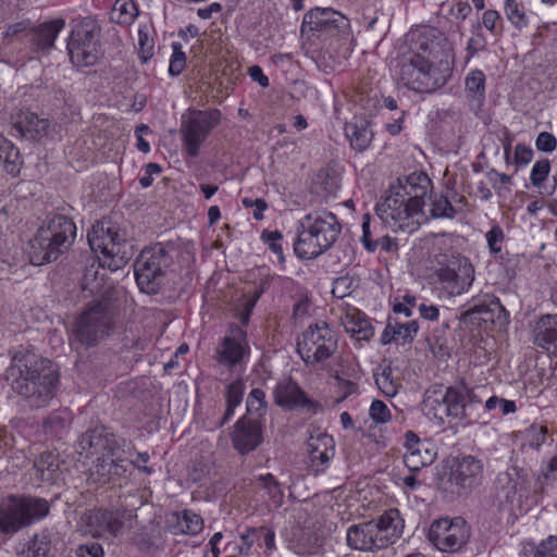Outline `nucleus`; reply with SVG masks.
<instances>
[{"label": "nucleus", "instance_id": "nucleus-1", "mask_svg": "<svg viewBox=\"0 0 557 557\" xmlns=\"http://www.w3.org/2000/svg\"><path fill=\"white\" fill-rule=\"evenodd\" d=\"M431 186V180L423 172H413L398 178L376 203V215L385 226L395 232L417 231L426 221L423 206Z\"/></svg>", "mask_w": 557, "mask_h": 557}, {"label": "nucleus", "instance_id": "nucleus-2", "mask_svg": "<svg viewBox=\"0 0 557 557\" xmlns=\"http://www.w3.org/2000/svg\"><path fill=\"white\" fill-rule=\"evenodd\" d=\"M5 380L11 389L32 407L41 408L54 397L59 373L49 359L21 347L12 356Z\"/></svg>", "mask_w": 557, "mask_h": 557}, {"label": "nucleus", "instance_id": "nucleus-3", "mask_svg": "<svg viewBox=\"0 0 557 557\" xmlns=\"http://www.w3.org/2000/svg\"><path fill=\"white\" fill-rule=\"evenodd\" d=\"M420 48L428 52V55L413 52L401 57L395 65V75L397 79L408 89L416 92H433L444 86L450 76V67L447 61L443 59L435 61L436 58L433 47L424 42Z\"/></svg>", "mask_w": 557, "mask_h": 557}, {"label": "nucleus", "instance_id": "nucleus-4", "mask_svg": "<svg viewBox=\"0 0 557 557\" xmlns=\"http://www.w3.org/2000/svg\"><path fill=\"white\" fill-rule=\"evenodd\" d=\"M76 225L64 214H50L28 244V257L33 264L41 265L55 261L73 244Z\"/></svg>", "mask_w": 557, "mask_h": 557}, {"label": "nucleus", "instance_id": "nucleus-5", "mask_svg": "<svg viewBox=\"0 0 557 557\" xmlns=\"http://www.w3.org/2000/svg\"><path fill=\"white\" fill-rule=\"evenodd\" d=\"M341 224L336 215L326 210L310 212L299 221L295 253L306 260L326 251L337 240Z\"/></svg>", "mask_w": 557, "mask_h": 557}, {"label": "nucleus", "instance_id": "nucleus-6", "mask_svg": "<svg viewBox=\"0 0 557 557\" xmlns=\"http://www.w3.org/2000/svg\"><path fill=\"white\" fill-rule=\"evenodd\" d=\"M87 238L100 265L110 271L122 269L133 257V245L120 233L116 225L98 222L92 225Z\"/></svg>", "mask_w": 557, "mask_h": 557}, {"label": "nucleus", "instance_id": "nucleus-7", "mask_svg": "<svg viewBox=\"0 0 557 557\" xmlns=\"http://www.w3.org/2000/svg\"><path fill=\"white\" fill-rule=\"evenodd\" d=\"M173 248L157 243L145 247L134 262V274L140 292L153 295L164 284L169 268L173 263Z\"/></svg>", "mask_w": 557, "mask_h": 557}, {"label": "nucleus", "instance_id": "nucleus-8", "mask_svg": "<svg viewBox=\"0 0 557 557\" xmlns=\"http://www.w3.org/2000/svg\"><path fill=\"white\" fill-rule=\"evenodd\" d=\"M222 113L219 109H188L182 115L181 139L188 158H197L211 132L219 126Z\"/></svg>", "mask_w": 557, "mask_h": 557}, {"label": "nucleus", "instance_id": "nucleus-9", "mask_svg": "<svg viewBox=\"0 0 557 557\" xmlns=\"http://www.w3.org/2000/svg\"><path fill=\"white\" fill-rule=\"evenodd\" d=\"M48 513L49 504L46 499L9 496L0 503V532L15 533Z\"/></svg>", "mask_w": 557, "mask_h": 557}, {"label": "nucleus", "instance_id": "nucleus-10", "mask_svg": "<svg viewBox=\"0 0 557 557\" xmlns=\"http://www.w3.org/2000/svg\"><path fill=\"white\" fill-rule=\"evenodd\" d=\"M113 325V312L106 300L91 302L77 317L72 326L75 339L86 346H95L109 334Z\"/></svg>", "mask_w": 557, "mask_h": 557}, {"label": "nucleus", "instance_id": "nucleus-11", "mask_svg": "<svg viewBox=\"0 0 557 557\" xmlns=\"http://www.w3.org/2000/svg\"><path fill=\"white\" fill-rule=\"evenodd\" d=\"M297 352L307 366L327 360L337 349L335 332L324 321L309 325L297 337Z\"/></svg>", "mask_w": 557, "mask_h": 557}, {"label": "nucleus", "instance_id": "nucleus-12", "mask_svg": "<svg viewBox=\"0 0 557 557\" xmlns=\"http://www.w3.org/2000/svg\"><path fill=\"white\" fill-rule=\"evenodd\" d=\"M100 28L91 18H84L72 30L67 50L75 66H91L100 57Z\"/></svg>", "mask_w": 557, "mask_h": 557}, {"label": "nucleus", "instance_id": "nucleus-13", "mask_svg": "<svg viewBox=\"0 0 557 557\" xmlns=\"http://www.w3.org/2000/svg\"><path fill=\"white\" fill-rule=\"evenodd\" d=\"M135 517L132 510L125 508L91 510L83 518L84 532L92 537H116L124 527L132 528Z\"/></svg>", "mask_w": 557, "mask_h": 557}, {"label": "nucleus", "instance_id": "nucleus-14", "mask_svg": "<svg viewBox=\"0 0 557 557\" xmlns=\"http://www.w3.org/2000/svg\"><path fill=\"white\" fill-rule=\"evenodd\" d=\"M348 20L331 8H315L304 15L301 34L308 38L325 39L344 32Z\"/></svg>", "mask_w": 557, "mask_h": 557}, {"label": "nucleus", "instance_id": "nucleus-15", "mask_svg": "<svg viewBox=\"0 0 557 557\" xmlns=\"http://www.w3.org/2000/svg\"><path fill=\"white\" fill-rule=\"evenodd\" d=\"M470 530L462 518L435 520L429 531L430 542L441 552H458L469 540Z\"/></svg>", "mask_w": 557, "mask_h": 557}, {"label": "nucleus", "instance_id": "nucleus-16", "mask_svg": "<svg viewBox=\"0 0 557 557\" xmlns=\"http://www.w3.org/2000/svg\"><path fill=\"white\" fill-rule=\"evenodd\" d=\"M215 352L218 363L228 370L245 366L250 356V347L244 329L237 324H231Z\"/></svg>", "mask_w": 557, "mask_h": 557}, {"label": "nucleus", "instance_id": "nucleus-17", "mask_svg": "<svg viewBox=\"0 0 557 557\" xmlns=\"http://www.w3.org/2000/svg\"><path fill=\"white\" fill-rule=\"evenodd\" d=\"M442 403L448 417L457 420H471L473 412L482 404V398L474 387L460 381L446 388Z\"/></svg>", "mask_w": 557, "mask_h": 557}, {"label": "nucleus", "instance_id": "nucleus-18", "mask_svg": "<svg viewBox=\"0 0 557 557\" xmlns=\"http://www.w3.org/2000/svg\"><path fill=\"white\" fill-rule=\"evenodd\" d=\"M473 269L468 259L451 257L445 267L436 271L438 281L450 295H460L473 281Z\"/></svg>", "mask_w": 557, "mask_h": 557}, {"label": "nucleus", "instance_id": "nucleus-19", "mask_svg": "<svg viewBox=\"0 0 557 557\" xmlns=\"http://www.w3.org/2000/svg\"><path fill=\"white\" fill-rule=\"evenodd\" d=\"M483 475V463L473 456L461 457L449 474L448 482L453 492L468 494L480 485Z\"/></svg>", "mask_w": 557, "mask_h": 557}, {"label": "nucleus", "instance_id": "nucleus-20", "mask_svg": "<svg viewBox=\"0 0 557 557\" xmlns=\"http://www.w3.org/2000/svg\"><path fill=\"white\" fill-rule=\"evenodd\" d=\"M79 448L86 451L87 457L116 455L121 445L115 435L104 426H96L86 431L79 440Z\"/></svg>", "mask_w": 557, "mask_h": 557}, {"label": "nucleus", "instance_id": "nucleus-21", "mask_svg": "<svg viewBox=\"0 0 557 557\" xmlns=\"http://www.w3.org/2000/svg\"><path fill=\"white\" fill-rule=\"evenodd\" d=\"M79 448L86 451L87 457L116 455L121 445L115 435L104 426H96L86 431L79 440Z\"/></svg>", "mask_w": 557, "mask_h": 557}, {"label": "nucleus", "instance_id": "nucleus-22", "mask_svg": "<svg viewBox=\"0 0 557 557\" xmlns=\"http://www.w3.org/2000/svg\"><path fill=\"white\" fill-rule=\"evenodd\" d=\"M273 396L275 404L284 409L304 408L307 411H314L317 407V404L309 399L293 380L278 382L273 391Z\"/></svg>", "mask_w": 557, "mask_h": 557}, {"label": "nucleus", "instance_id": "nucleus-23", "mask_svg": "<svg viewBox=\"0 0 557 557\" xmlns=\"http://www.w3.org/2000/svg\"><path fill=\"white\" fill-rule=\"evenodd\" d=\"M346 541L350 548L362 552L386 548L383 540L377 535L373 520L350 525L347 529Z\"/></svg>", "mask_w": 557, "mask_h": 557}, {"label": "nucleus", "instance_id": "nucleus-24", "mask_svg": "<svg viewBox=\"0 0 557 557\" xmlns=\"http://www.w3.org/2000/svg\"><path fill=\"white\" fill-rule=\"evenodd\" d=\"M232 442L234 448L242 455L255 450L262 442L260 422L252 419L240 418L235 423Z\"/></svg>", "mask_w": 557, "mask_h": 557}, {"label": "nucleus", "instance_id": "nucleus-25", "mask_svg": "<svg viewBox=\"0 0 557 557\" xmlns=\"http://www.w3.org/2000/svg\"><path fill=\"white\" fill-rule=\"evenodd\" d=\"M125 450L116 451V455L97 457L94 467L90 469V475L99 483L106 484L123 476L127 467L124 465L127 458Z\"/></svg>", "mask_w": 557, "mask_h": 557}, {"label": "nucleus", "instance_id": "nucleus-26", "mask_svg": "<svg viewBox=\"0 0 557 557\" xmlns=\"http://www.w3.org/2000/svg\"><path fill=\"white\" fill-rule=\"evenodd\" d=\"M405 437L404 462L410 472H418L434 461L435 453L429 448L426 443L420 441L412 431H408Z\"/></svg>", "mask_w": 557, "mask_h": 557}, {"label": "nucleus", "instance_id": "nucleus-27", "mask_svg": "<svg viewBox=\"0 0 557 557\" xmlns=\"http://www.w3.org/2000/svg\"><path fill=\"white\" fill-rule=\"evenodd\" d=\"M534 344L557 356V314L542 315L534 325Z\"/></svg>", "mask_w": 557, "mask_h": 557}, {"label": "nucleus", "instance_id": "nucleus-28", "mask_svg": "<svg viewBox=\"0 0 557 557\" xmlns=\"http://www.w3.org/2000/svg\"><path fill=\"white\" fill-rule=\"evenodd\" d=\"M308 449L310 466L315 474L324 471L335 454L333 438L327 435L311 437L308 442Z\"/></svg>", "mask_w": 557, "mask_h": 557}, {"label": "nucleus", "instance_id": "nucleus-29", "mask_svg": "<svg viewBox=\"0 0 557 557\" xmlns=\"http://www.w3.org/2000/svg\"><path fill=\"white\" fill-rule=\"evenodd\" d=\"M374 527L377 535L383 540L385 546L388 547L401 536L404 520L398 509H388L374 521Z\"/></svg>", "mask_w": 557, "mask_h": 557}, {"label": "nucleus", "instance_id": "nucleus-30", "mask_svg": "<svg viewBox=\"0 0 557 557\" xmlns=\"http://www.w3.org/2000/svg\"><path fill=\"white\" fill-rule=\"evenodd\" d=\"M370 124V121L364 117H354L345 124V136L354 150L363 152L370 147L373 139Z\"/></svg>", "mask_w": 557, "mask_h": 557}, {"label": "nucleus", "instance_id": "nucleus-31", "mask_svg": "<svg viewBox=\"0 0 557 557\" xmlns=\"http://www.w3.org/2000/svg\"><path fill=\"white\" fill-rule=\"evenodd\" d=\"M13 127L22 137L38 139L46 134L49 121L40 119L34 112L22 111L17 114Z\"/></svg>", "mask_w": 557, "mask_h": 557}, {"label": "nucleus", "instance_id": "nucleus-32", "mask_svg": "<svg viewBox=\"0 0 557 557\" xmlns=\"http://www.w3.org/2000/svg\"><path fill=\"white\" fill-rule=\"evenodd\" d=\"M341 319L345 331L350 333L358 341H369L374 334L370 321L364 313L357 308H348Z\"/></svg>", "mask_w": 557, "mask_h": 557}, {"label": "nucleus", "instance_id": "nucleus-33", "mask_svg": "<svg viewBox=\"0 0 557 557\" xmlns=\"http://www.w3.org/2000/svg\"><path fill=\"white\" fill-rule=\"evenodd\" d=\"M65 21L63 18L46 22L32 29L30 41L37 50L49 49L53 46L58 34L64 28Z\"/></svg>", "mask_w": 557, "mask_h": 557}, {"label": "nucleus", "instance_id": "nucleus-34", "mask_svg": "<svg viewBox=\"0 0 557 557\" xmlns=\"http://www.w3.org/2000/svg\"><path fill=\"white\" fill-rule=\"evenodd\" d=\"M17 557H51V541L49 535L35 534L16 547Z\"/></svg>", "mask_w": 557, "mask_h": 557}, {"label": "nucleus", "instance_id": "nucleus-35", "mask_svg": "<svg viewBox=\"0 0 557 557\" xmlns=\"http://www.w3.org/2000/svg\"><path fill=\"white\" fill-rule=\"evenodd\" d=\"M175 524L172 527L175 534L197 535L203 529V519L193 510L185 509L173 515Z\"/></svg>", "mask_w": 557, "mask_h": 557}, {"label": "nucleus", "instance_id": "nucleus-36", "mask_svg": "<svg viewBox=\"0 0 557 557\" xmlns=\"http://www.w3.org/2000/svg\"><path fill=\"white\" fill-rule=\"evenodd\" d=\"M485 74L481 70H472L465 79L467 98L481 106L485 100Z\"/></svg>", "mask_w": 557, "mask_h": 557}, {"label": "nucleus", "instance_id": "nucleus-37", "mask_svg": "<svg viewBox=\"0 0 557 557\" xmlns=\"http://www.w3.org/2000/svg\"><path fill=\"white\" fill-rule=\"evenodd\" d=\"M138 15V9L133 0H115L110 20L116 24L131 25Z\"/></svg>", "mask_w": 557, "mask_h": 557}, {"label": "nucleus", "instance_id": "nucleus-38", "mask_svg": "<svg viewBox=\"0 0 557 557\" xmlns=\"http://www.w3.org/2000/svg\"><path fill=\"white\" fill-rule=\"evenodd\" d=\"M34 468L41 481L53 482L59 470L58 457L52 453H44L35 460Z\"/></svg>", "mask_w": 557, "mask_h": 557}, {"label": "nucleus", "instance_id": "nucleus-39", "mask_svg": "<svg viewBox=\"0 0 557 557\" xmlns=\"http://www.w3.org/2000/svg\"><path fill=\"white\" fill-rule=\"evenodd\" d=\"M0 163L12 176L20 173L22 166L20 151L10 141L2 140L0 144Z\"/></svg>", "mask_w": 557, "mask_h": 557}, {"label": "nucleus", "instance_id": "nucleus-40", "mask_svg": "<svg viewBox=\"0 0 557 557\" xmlns=\"http://www.w3.org/2000/svg\"><path fill=\"white\" fill-rule=\"evenodd\" d=\"M362 236L360 242L368 252H374L379 247L377 238L381 235V225L372 222L369 214L362 218Z\"/></svg>", "mask_w": 557, "mask_h": 557}, {"label": "nucleus", "instance_id": "nucleus-41", "mask_svg": "<svg viewBox=\"0 0 557 557\" xmlns=\"http://www.w3.org/2000/svg\"><path fill=\"white\" fill-rule=\"evenodd\" d=\"M243 395L244 383L242 380H236L228 384L226 389V410L219 423V426H223L234 414L235 408L242 403Z\"/></svg>", "mask_w": 557, "mask_h": 557}, {"label": "nucleus", "instance_id": "nucleus-42", "mask_svg": "<svg viewBox=\"0 0 557 557\" xmlns=\"http://www.w3.org/2000/svg\"><path fill=\"white\" fill-rule=\"evenodd\" d=\"M430 215L433 219H454L457 210L443 194H434L430 198Z\"/></svg>", "mask_w": 557, "mask_h": 557}, {"label": "nucleus", "instance_id": "nucleus-43", "mask_svg": "<svg viewBox=\"0 0 557 557\" xmlns=\"http://www.w3.org/2000/svg\"><path fill=\"white\" fill-rule=\"evenodd\" d=\"M495 311H497V319H504L508 318V312L504 308V306L500 304L499 299H493L490 304H481L478 306H474L473 308L469 309L466 313L467 314H479L481 315V319L486 321H494L495 319Z\"/></svg>", "mask_w": 557, "mask_h": 557}, {"label": "nucleus", "instance_id": "nucleus-44", "mask_svg": "<svg viewBox=\"0 0 557 557\" xmlns=\"http://www.w3.org/2000/svg\"><path fill=\"white\" fill-rule=\"evenodd\" d=\"M259 485L267 492L269 499L275 507L283 504L284 492L281 483L271 473L261 474L257 478Z\"/></svg>", "mask_w": 557, "mask_h": 557}, {"label": "nucleus", "instance_id": "nucleus-45", "mask_svg": "<svg viewBox=\"0 0 557 557\" xmlns=\"http://www.w3.org/2000/svg\"><path fill=\"white\" fill-rule=\"evenodd\" d=\"M505 14L508 21L516 28H523L528 25L529 20L525 14V9L521 0H506L505 1Z\"/></svg>", "mask_w": 557, "mask_h": 557}, {"label": "nucleus", "instance_id": "nucleus-46", "mask_svg": "<svg viewBox=\"0 0 557 557\" xmlns=\"http://www.w3.org/2000/svg\"><path fill=\"white\" fill-rule=\"evenodd\" d=\"M495 486L504 494L507 500L512 499L518 486L516 470L499 472L495 479Z\"/></svg>", "mask_w": 557, "mask_h": 557}, {"label": "nucleus", "instance_id": "nucleus-47", "mask_svg": "<svg viewBox=\"0 0 557 557\" xmlns=\"http://www.w3.org/2000/svg\"><path fill=\"white\" fill-rule=\"evenodd\" d=\"M70 425L67 414L62 412H52L45 421L44 429L47 434L52 436L60 435Z\"/></svg>", "mask_w": 557, "mask_h": 557}, {"label": "nucleus", "instance_id": "nucleus-48", "mask_svg": "<svg viewBox=\"0 0 557 557\" xmlns=\"http://www.w3.org/2000/svg\"><path fill=\"white\" fill-rule=\"evenodd\" d=\"M153 39L149 37L146 27L138 29V57L143 63H147L153 57Z\"/></svg>", "mask_w": 557, "mask_h": 557}, {"label": "nucleus", "instance_id": "nucleus-49", "mask_svg": "<svg viewBox=\"0 0 557 557\" xmlns=\"http://www.w3.org/2000/svg\"><path fill=\"white\" fill-rule=\"evenodd\" d=\"M246 406L249 413L262 416L267 409L264 392L260 388H253L247 397Z\"/></svg>", "mask_w": 557, "mask_h": 557}, {"label": "nucleus", "instance_id": "nucleus-50", "mask_svg": "<svg viewBox=\"0 0 557 557\" xmlns=\"http://www.w3.org/2000/svg\"><path fill=\"white\" fill-rule=\"evenodd\" d=\"M550 171V163L547 159L536 161L531 170L530 181L536 188H542Z\"/></svg>", "mask_w": 557, "mask_h": 557}, {"label": "nucleus", "instance_id": "nucleus-51", "mask_svg": "<svg viewBox=\"0 0 557 557\" xmlns=\"http://www.w3.org/2000/svg\"><path fill=\"white\" fill-rule=\"evenodd\" d=\"M172 57L169 64V73L172 76L180 75L186 65V55L185 52L182 49V45L180 42H173L172 44Z\"/></svg>", "mask_w": 557, "mask_h": 557}, {"label": "nucleus", "instance_id": "nucleus-52", "mask_svg": "<svg viewBox=\"0 0 557 557\" xmlns=\"http://www.w3.org/2000/svg\"><path fill=\"white\" fill-rule=\"evenodd\" d=\"M239 539L243 545L237 547L238 554L244 557H250L253 544L260 540V530L248 528L239 534Z\"/></svg>", "mask_w": 557, "mask_h": 557}, {"label": "nucleus", "instance_id": "nucleus-53", "mask_svg": "<svg viewBox=\"0 0 557 557\" xmlns=\"http://www.w3.org/2000/svg\"><path fill=\"white\" fill-rule=\"evenodd\" d=\"M547 428L540 424H532L525 430V437L531 448L539 449L546 440Z\"/></svg>", "mask_w": 557, "mask_h": 557}, {"label": "nucleus", "instance_id": "nucleus-54", "mask_svg": "<svg viewBox=\"0 0 557 557\" xmlns=\"http://www.w3.org/2000/svg\"><path fill=\"white\" fill-rule=\"evenodd\" d=\"M486 243L492 255H498L502 252V246L505 239V234L499 225H494L485 234Z\"/></svg>", "mask_w": 557, "mask_h": 557}, {"label": "nucleus", "instance_id": "nucleus-55", "mask_svg": "<svg viewBox=\"0 0 557 557\" xmlns=\"http://www.w3.org/2000/svg\"><path fill=\"white\" fill-rule=\"evenodd\" d=\"M369 416L376 424L386 423L391 420V410L385 403L375 399L370 406Z\"/></svg>", "mask_w": 557, "mask_h": 557}, {"label": "nucleus", "instance_id": "nucleus-56", "mask_svg": "<svg viewBox=\"0 0 557 557\" xmlns=\"http://www.w3.org/2000/svg\"><path fill=\"white\" fill-rule=\"evenodd\" d=\"M283 235L278 231H264L262 233V239L269 246V248L277 256L280 261H284V253L282 247Z\"/></svg>", "mask_w": 557, "mask_h": 557}, {"label": "nucleus", "instance_id": "nucleus-57", "mask_svg": "<svg viewBox=\"0 0 557 557\" xmlns=\"http://www.w3.org/2000/svg\"><path fill=\"white\" fill-rule=\"evenodd\" d=\"M418 330L419 324L414 320L405 323L398 322L396 320V337L398 342H411L413 337L417 335Z\"/></svg>", "mask_w": 557, "mask_h": 557}, {"label": "nucleus", "instance_id": "nucleus-58", "mask_svg": "<svg viewBox=\"0 0 557 557\" xmlns=\"http://www.w3.org/2000/svg\"><path fill=\"white\" fill-rule=\"evenodd\" d=\"M354 280L350 276L337 277L332 287V294L334 297L343 299L349 296L354 289Z\"/></svg>", "mask_w": 557, "mask_h": 557}, {"label": "nucleus", "instance_id": "nucleus-59", "mask_svg": "<svg viewBox=\"0 0 557 557\" xmlns=\"http://www.w3.org/2000/svg\"><path fill=\"white\" fill-rule=\"evenodd\" d=\"M555 550H557V536L549 535L535 547L534 557H556Z\"/></svg>", "mask_w": 557, "mask_h": 557}, {"label": "nucleus", "instance_id": "nucleus-60", "mask_svg": "<svg viewBox=\"0 0 557 557\" xmlns=\"http://www.w3.org/2000/svg\"><path fill=\"white\" fill-rule=\"evenodd\" d=\"M535 147L542 152H553L557 147V139L552 133L541 132L535 139Z\"/></svg>", "mask_w": 557, "mask_h": 557}, {"label": "nucleus", "instance_id": "nucleus-61", "mask_svg": "<svg viewBox=\"0 0 557 557\" xmlns=\"http://www.w3.org/2000/svg\"><path fill=\"white\" fill-rule=\"evenodd\" d=\"M482 23L486 29L495 35L502 32V18L499 13L495 10L485 11L482 16Z\"/></svg>", "mask_w": 557, "mask_h": 557}, {"label": "nucleus", "instance_id": "nucleus-62", "mask_svg": "<svg viewBox=\"0 0 557 557\" xmlns=\"http://www.w3.org/2000/svg\"><path fill=\"white\" fill-rule=\"evenodd\" d=\"M77 557H104L103 548L98 543L83 544L76 549Z\"/></svg>", "mask_w": 557, "mask_h": 557}, {"label": "nucleus", "instance_id": "nucleus-63", "mask_svg": "<svg viewBox=\"0 0 557 557\" xmlns=\"http://www.w3.org/2000/svg\"><path fill=\"white\" fill-rule=\"evenodd\" d=\"M533 159V150L522 144H518L515 148V163L518 166H524L529 164Z\"/></svg>", "mask_w": 557, "mask_h": 557}, {"label": "nucleus", "instance_id": "nucleus-64", "mask_svg": "<svg viewBox=\"0 0 557 557\" xmlns=\"http://www.w3.org/2000/svg\"><path fill=\"white\" fill-rule=\"evenodd\" d=\"M403 302H397L393 306V311L395 313H403L406 317H411L412 307L416 305V297L411 295H405Z\"/></svg>", "mask_w": 557, "mask_h": 557}]
</instances>
